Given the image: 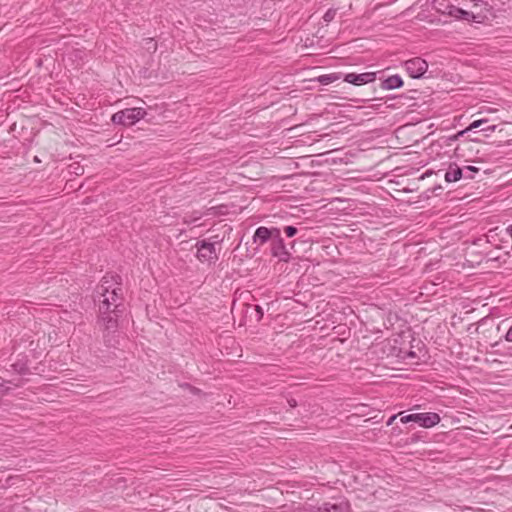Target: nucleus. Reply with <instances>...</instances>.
I'll use <instances>...</instances> for the list:
<instances>
[{
    "mask_svg": "<svg viewBox=\"0 0 512 512\" xmlns=\"http://www.w3.org/2000/svg\"><path fill=\"white\" fill-rule=\"evenodd\" d=\"M288 403H289L290 407H296V405H297V402L294 399L289 400Z\"/></svg>",
    "mask_w": 512,
    "mask_h": 512,
    "instance_id": "obj_25",
    "label": "nucleus"
},
{
    "mask_svg": "<svg viewBox=\"0 0 512 512\" xmlns=\"http://www.w3.org/2000/svg\"><path fill=\"white\" fill-rule=\"evenodd\" d=\"M17 512H24L25 511V508L23 507H18L16 508Z\"/></svg>",
    "mask_w": 512,
    "mask_h": 512,
    "instance_id": "obj_27",
    "label": "nucleus"
},
{
    "mask_svg": "<svg viewBox=\"0 0 512 512\" xmlns=\"http://www.w3.org/2000/svg\"><path fill=\"white\" fill-rule=\"evenodd\" d=\"M119 276H104L100 285L97 286L96 293L99 301V312L101 315L115 312L120 305L121 287Z\"/></svg>",
    "mask_w": 512,
    "mask_h": 512,
    "instance_id": "obj_1",
    "label": "nucleus"
},
{
    "mask_svg": "<svg viewBox=\"0 0 512 512\" xmlns=\"http://www.w3.org/2000/svg\"><path fill=\"white\" fill-rule=\"evenodd\" d=\"M403 80L399 75H392L386 78L382 83V88L392 90L402 87Z\"/></svg>",
    "mask_w": 512,
    "mask_h": 512,
    "instance_id": "obj_11",
    "label": "nucleus"
},
{
    "mask_svg": "<svg viewBox=\"0 0 512 512\" xmlns=\"http://www.w3.org/2000/svg\"><path fill=\"white\" fill-rule=\"evenodd\" d=\"M464 170L456 163H451L444 175L445 181L448 183L459 181L463 177Z\"/></svg>",
    "mask_w": 512,
    "mask_h": 512,
    "instance_id": "obj_10",
    "label": "nucleus"
},
{
    "mask_svg": "<svg viewBox=\"0 0 512 512\" xmlns=\"http://www.w3.org/2000/svg\"><path fill=\"white\" fill-rule=\"evenodd\" d=\"M504 339L507 341V342H512V326L508 329V331L506 332L505 336H504Z\"/></svg>",
    "mask_w": 512,
    "mask_h": 512,
    "instance_id": "obj_21",
    "label": "nucleus"
},
{
    "mask_svg": "<svg viewBox=\"0 0 512 512\" xmlns=\"http://www.w3.org/2000/svg\"><path fill=\"white\" fill-rule=\"evenodd\" d=\"M324 511H326V512H342V504L337 505V504L325 503Z\"/></svg>",
    "mask_w": 512,
    "mask_h": 512,
    "instance_id": "obj_18",
    "label": "nucleus"
},
{
    "mask_svg": "<svg viewBox=\"0 0 512 512\" xmlns=\"http://www.w3.org/2000/svg\"><path fill=\"white\" fill-rule=\"evenodd\" d=\"M440 416L434 412L415 413L402 416L400 421L402 423L416 422L424 428H431L440 422Z\"/></svg>",
    "mask_w": 512,
    "mask_h": 512,
    "instance_id": "obj_4",
    "label": "nucleus"
},
{
    "mask_svg": "<svg viewBox=\"0 0 512 512\" xmlns=\"http://www.w3.org/2000/svg\"><path fill=\"white\" fill-rule=\"evenodd\" d=\"M7 388L5 387V385L3 384H0V394H4L6 392Z\"/></svg>",
    "mask_w": 512,
    "mask_h": 512,
    "instance_id": "obj_26",
    "label": "nucleus"
},
{
    "mask_svg": "<svg viewBox=\"0 0 512 512\" xmlns=\"http://www.w3.org/2000/svg\"><path fill=\"white\" fill-rule=\"evenodd\" d=\"M101 319L105 325L106 329H114L117 326V320L113 316H111V313H106L105 315H101Z\"/></svg>",
    "mask_w": 512,
    "mask_h": 512,
    "instance_id": "obj_13",
    "label": "nucleus"
},
{
    "mask_svg": "<svg viewBox=\"0 0 512 512\" xmlns=\"http://www.w3.org/2000/svg\"><path fill=\"white\" fill-rule=\"evenodd\" d=\"M145 111L142 108H127L113 114L111 120L114 124L132 126L142 119Z\"/></svg>",
    "mask_w": 512,
    "mask_h": 512,
    "instance_id": "obj_3",
    "label": "nucleus"
},
{
    "mask_svg": "<svg viewBox=\"0 0 512 512\" xmlns=\"http://www.w3.org/2000/svg\"><path fill=\"white\" fill-rule=\"evenodd\" d=\"M336 14H337V10L334 9V8H330L328 9L324 16H323V20L326 22V23H329L331 21L334 20V18L336 17Z\"/></svg>",
    "mask_w": 512,
    "mask_h": 512,
    "instance_id": "obj_17",
    "label": "nucleus"
},
{
    "mask_svg": "<svg viewBox=\"0 0 512 512\" xmlns=\"http://www.w3.org/2000/svg\"><path fill=\"white\" fill-rule=\"evenodd\" d=\"M462 170H464V174H463L464 178L473 179L474 173L478 172L479 168L474 167V166H466V167L462 168Z\"/></svg>",
    "mask_w": 512,
    "mask_h": 512,
    "instance_id": "obj_15",
    "label": "nucleus"
},
{
    "mask_svg": "<svg viewBox=\"0 0 512 512\" xmlns=\"http://www.w3.org/2000/svg\"><path fill=\"white\" fill-rule=\"evenodd\" d=\"M395 419H396V415L391 416V417L389 418V420L387 421V425H388V426H390V425L393 423V421H394Z\"/></svg>",
    "mask_w": 512,
    "mask_h": 512,
    "instance_id": "obj_24",
    "label": "nucleus"
},
{
    "mask_svg": "<svg viewBox=\"0 0 512 512\" xmlns=\"http://www.w3.org/2000/svg\"><path fill=\"white\" fill-rule=\"evenodd\" d=\"M339 75L336 73L320 75L316 80L322 85H329L339 79Z\"/></svg>",
    "mask_w": 512,
    "mask_h": 512,
    "instance_id": "obj_12",
    "label": "nucleus"
},
{
    "mask_svg": "<svg viewBox=\"0 0 512 512\" xmlns=\"http://www.w3.org/2000/svg\"><path fill=\"white\" fill-rule=\"evenodd\" d=\"M151 312H152V311H151L150 307H149V306H147V314H148V316H150V315H151Z\"/></svg>",
    "mask_w": 512,
    "mask_h": 512,
    "instance_id": "obj_28",
    "label": "nucleus"
},
{
    "mask_svg": "<svg viewBox=\"0 0 512 512\" xmlns=\"http://www.w3.org/2000/svg\"><path fill=\"white\" fill-rule=\"evenodd\" d=\"M197 258L203 263H215L218 260V252L214 243L207 242L206 240L198 241Z\"/></svg>",
    "mask_w": 512,
    "mask_h": 512,
    "instance_id": "obj_5",
    "label": "nucleus"
},
{
    "mask_svg": "<svg viewBox=\"0 0 512 512\" xmlns=\"http://www.w3.org/2000/svg\"><path fill=\"white\" fill-rule=\"evenodd\" d=\"M256 311L258 313V319H261L263 316V310L260 306H256Z\"/></svg>",
    "mask_w": 512,
    "mask_h": 512,
    "instance_id": "obj_23",
    "label": "nucleus"
},
{
    "mask_svg": "<svg viewBox=\"0 0 512 512\" xmlns=\"http://www.w3.org/2000/svg\"><path fill=\"white\" fill-rule=\"evenodd\" d=\"M433 5L438 12L455 19L466 21L475 19L471 10L476 6L474 0H434Z\"/></svg>",
    "mask_w": 512,
    "mask_h": 512,
    "instance_id": "obj_2",
    "label": "nucleus"
},
{
    "mask_svg": "<svg viewBox=\"0 0 512 512\" xmlns=\"http://www.w3.org/2000/svg\"><path fill=\"white\" fill-rule=\"evenodd\" d=\"M409 355H410L411 357H414V355H415V354H414V352H411Z\"/></svg>",
    "mask_w": 512,
    "mask_h": 512,
    "instance_id": "obj_29",
    "label": "nucleus"
},
{
    "mask_svg": "<svg viewBox=\"0 0 512 512\" xmlns=\"http://www.w3.org/2000/svg\"><path fill=\"white\" fill-rule=\"evenodd\" d=\"M284 231L288 237H293L297 234V228L294 226H286Z\"/></svg>",
    "mask_w": 512,
    "mask_h": 512,
    "instance_id": "obj_20",
    "label": "nucleus"
},
{
    "mask_svg": "<svg viewBox=\"0 0 512 512\" xmlns=\"http://www.w3.org/2000/svg\"><path fill=\"white\" fill-rule=\"evenodd\" d=\"M487 122H488L487 119L475 120L465 130L459 132V135H463L468 131L476 129V128L480 127L481 125L486 124Z\"/></svg>",
    "mask_w": 512,
    "mask_h": 512,
    "instance_id": "obj_14",
    "label": "nucleus"
},
{
    "mask_svg": "<svg viewBox=\"0 0 512 512\" xmlns=\"http://www.w3.org/2000/svg\"><path fill=\"white\" fill-rule=\"evenodd\" d=\"M270 249L272 256L278 258L279 261L288 262L290 260L291 254L284 243L281 231L275 232Z\"/></svg>",
    "mask_w": 512,
    "mask_h": 512,
    "instance_id": "obj_6",
    "label": "nucleus"
},
{
    "mask_svg": "<svg viewBox=\"0 0 512 512\" xmlns=\"http://www.w3.org/2000/svg\"><path fill=\"white\" fill-rule=\"evenodd\" d=\"M69 172L75 175H83L84 167L75 162L69 165Z\"/></svg>",
    "mask_w": 512,
    "mask_h": 512,
    "instance_id": "obj_16",
    "label": "nucleus"
},
{
    "mask_svg": "<svg viewBox=\"0 0 512 512\" xmlns=\"http://www.w3.org/2000/svg\"><path fill=\"white\" fill-rule=\"evenodd\" d=\"M280 229L277 227L267 228L264 226H260L256 229L253 235V242L258 245H263L269 240L272 241L274 239L275 232H279Z\"/></svg>",
    "mask_w": 512,
    "mask_h": 512,
    "instance_id": "obj_8",
    "label": "nucleus"
},
{
    "mask_svg": "<svg viewBox=\"0 0 512 512\" xmlns=\"http://www.w3.org/2000/svg\"><path fill=\"white\" fill-rule=\"evenodd\" d=\"M19 374H25L28 371V368L24 363H15L12 365Z\"/></svg>",
    "mask_w": 512,
    "mask_h": 512,
    "instance_id": "obj_19",
    "label": "nucleus"
},
{
    "mask_svg": "<svg viewBox=\"0 0 512 512\" xmlns=\"http://www.w3.org/2000/svg\"><path fill=\"white\" fill-rule=\"evenodd\" d=\"M404 65L407 73L412 78L422 77L428 69L427 62L420 57L409 59Z\"/></svg>",
    "mask_w": 512,
    "mask_h": 512,
    "instance_id": "obj_7",
    "label": "nucleus"
},
{
    "mask_svg": "<svg viewBox=\"0 0 512 512\" xmlns=\"http://www.w3.org/2000/svg\"><path fill=\"white\" fill-rule=\"evenodd\" d=\"M376 75L374 72H366L361 74L348 73L344 77V81L353 85H364L371 83L375 80Z\"/></svg>",
    "mask_w": 512,
    "mask_h": 512,
    "instance_id": "obj_9",
    "label": "nucleus"
},
{
    "mask_svg": "<svg viewBox=\"0 0 512 512\" xmlns=\"http://www.w3.org/2000/svg\"><path fill=\"white\" fill-rule=\"evenodd\" d=\"M496 130V125H489L487 127L482 128L484 132H494Z\"/></svg>",
    "mask_w": 512,
    "mask_h": 512,
    "instance_id": "obj_22",
    "label": "nucleus"
}]
</instances>
